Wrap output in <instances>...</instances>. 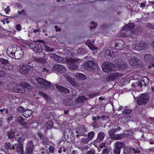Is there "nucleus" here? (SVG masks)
I'll return each mask as SVG.
<instances>
[{
    "mask_svg": "<svg viewBox=\"0 0 154 154\" xmlns=\"http://www.w3.org/2000/svg\"><path fill=\"white\" fill-rule=\"evenodd\" d=\"M122 76L120 73L112 72L109 76L106 77V79L108 81H111L119 78Z\"/></svg>",
    "mask_w": 154,
    "mask_h": 154,
    "instance_id": "10",
    "label": "nucleus"
},
{
    "mask_svg": "<svg viewBox=\"0 0 154 154\" xmlns=\"http://www.w3.org/2000/svg\"><path fill=\"white\" fill-rule=\"evenodd\" d=\"M9 85L10 87L9 88L10 90L17 93L23 94L26 92L25 88L29 89L30 87L29 84L25 82H22L21 85H16L13 82L10 83Z\"/></svg>",
    "mask_w": 154,
    "mask_h": 154,
    "instance_id": "1",
    "label": "nucleus"
},
{
    "mask_svg": "<svg viewBox=\"0 0 154 154\" xmlns=\"http://www.w3.org/2000/svg\"><path fill=\"white\" fill-rule=\"evenodd\" d=\"M123 146V143L122 142H119L116 143L115 147H118L120 149H121Z\"/></svg>",
    "mask_w": 154,
    "mask_h": 154,
    "instance_id": "46",
    "label": "nucleus"
},
{
    "mask_svg": "<svg viewBox=\"0 0 154 154\" xmlns=\"http://www.w3.org/2000/svg\"><path fill=\"white\" fill-rule=\"evenodd\" d=\"M119 35L122 37H127L129 35L126 33L125 32H120L119 34Z\"/></svg>",
    "mask_w": 154,
    "mask_h": 154,
    "instance_id": "41",
    "label": "nucleus"
},
{
    "mask_svg": "<svg viewBox=\"0 0 154 154\" xmlns=\"http://www.w3.org/2000/svg\"><path fill=\"white\" fill-rule=\"evenodd\" d=\"M45 47V51L49 52H53L54 51V48H50V47L48 45H44Z\"/></svg>",
    "mask_w": 154,
    "mask_h": 154,
    "instance_id": "39",
    "label": "nucleus"
},
{
    "mask_svg": "<svg viewBox=\"0 0 154 154\" xmlns=\"http://www.w3.org/2000/svg\"><path fill=\"white\" fill-rule=\"evenodd\" d=\"M133 149V148L131 147H126L124 150V152L127 154H129L130 153L132 152V149Z\"/></svg>",
    "mask_w": 154,
    "mask_h": 154,
    "instance_id": "40",
    "label": "nucleus"
},
{
    "mask_svg": "<svg viewBox=\"0 0 154 154\" xmlns=\"http://www.w3.org/2000/svg\"><path fill=\"white\" fill-rule=\"evenodd\" d=\"M132 47L133 48H134L135 50L140 51L146 49L148 47V45L145 42L140 41L137 45H133Z\"/></svg>",
    "mask_w": 154,
    "mask_h": 154,
    "instance_id": "9",
    "label": "nucleus"
},
{
    "mask_svg": "<svg viewBox=\"0 0 154 154\" xmlns=\"http://www.w3.org/2000/svg\"><path fill=\"white\" fill-rule=\"evenodd\" d=\"M121 129L120 127H118L116 128L111 129L109 132V134H112V133H115L117 131H120Z\"/></svg>",
    "mask_w": 154,
    "mask_h": 154,
    "instance_id": "34",
    "label": "nucleus"
},
{
    "mask_svg": "<svg viewBox=\"0 0 154 154\" xmlns=\"http://www.w3.org/2000/svg\"><path fill=\"white\" fill-rule=\"evenodd\" d=\"M107 49L105 53V57L107 59H110V58H111L114 54L112 49Z\"/></svg>",
    "mask_w": 154,
    "mask_h": 154,
    "instance_id": "23",
    "label": "nucleus"
},
{
    "mask_svg": "<svg viewBox=\"0 0 154 154\" xmlns=\"http://www.w3.org/2000/svg\"><path fill=\"white\" fill-rule=\"evenodd\" d=\"M88 46L91 50H92L94 49V45L91 43L89 44Z\"/></svg>",
    "mask_w": 154,
    "mask_h": 154,
    "instance_id": "55",
    "label": "nucleus"
},
{
    "mask_svg": "<svg viewBox=\"0 0 154 154\" xmlns=\"http://www.w3.org/2000/svg\"><path fill=\"white\" fill-rule=\"evenodd\" d=\"M99 95L98 93H93L92 94H89L88 96L90 98H94V97Z\"/></svg>",
    "mask_w": 154,
    "mask_h": 154,
    "instance_id": "45",
    "label": "nucleus"
},
{
    "mask_svg": "<svg viewBox=\"0 0 154 154\" xmlns=\"http://www.w3.org/2000/svg\"><path fill=\"white\" fill-rule=\"evenodd\" d=\"M42 69V72H48L49 71V70L47 69V68L45 67L43 68Z\"/></svg>",
    "mask_w": 154,
    "mask_h": 154,
    "instance_id": "64",
    "label": "nucleus"
},
{
    "mask_svg": "<svg viewBox=\"0 0 154 154\" xmlns=\"http://www.w3.org/2000/svg\"><path fill=\"white\" fill-rule=\"evenodd\" d=\"M141 81L143 83V85L146 86L148 85L149 83L150 80L148 78L145 76H143L141 78Z\"/></svg>",
    "mask_w": 154,
    "mask_h": 154,
    "instance_id": "27",
    "label": "nucleus"
},
{
    "mask_svg": "<svg viewBox=\"0 0 154 154\" xmlns=\"http://www.w3.org/2000/svg\"><path fill=\"white\" fill-rule=\"evenodd\" d=\"M125 47L124 42L122 40H118L115 45V49L117 50H121Z\"/></svg>",
    "mask_w": 154,
    "mask_h": 154,
    "instance_id": "15",
    "label": "nucleus"
},
{
    "mask_svg": "<svg viewBox=\"0 0 154 154\" xmlns=\"http://www.w3.org/2000/svg\"><path fill=\"white\" fill-rule=\"evenodd\" d=\"M84 95L79 97L75 100L76 103H82L84 102Z\"/></svg>",
    "mask_w": 154,
    "mask_h": 154,
    "instance_id": "32",
    "label": "nucleus"
},
{
    "mask_svg": "<svg viewBox=\"0 0 154 154\" xmlns=\"http://www.w3.org/2000/svg\"><path fill=\"white\" fill-rule=\"evenodd\" d=\"M38 136L40 137L41 139H43L44 138V136H43L42 134L40 132L38 133Z\"/></svg>",
    "mask_w": 154,
    "mask_h": 154,
    "instance_id": "59",
    "label": "nucleus"
},
{
    "mask_svg": "<svg viewBox=\"0 0 154 154\" xmlns=\"http://www.w3.org/2000/svg\"><path fill=\"white\" fill-rule=\"evenodd\" d=\"M23 109L24 108L22 106H20L18 109V110L21 112H22L23 113V112L24 111Z\"/></svg>",
    "mask_w": 154,
    "mask_h": 154,
    "instance_id": "58",
    "label": "nucleus"
},
{
    "mask_svg": "<svg viewBox=\"0 0 154 154\" xmlns=\"http://www.w3.org/2000/svg\"><path fill=\"white\" fill-rule=\"evenodd\" d=\"M108 149L107 148H105L103 149L102 152L103 154H107L108 153Z\"/></svg>",
    "mask_w": 154,
    "mask_h": 154,
    "instance_id": "53",
    "label": "nucleus"
},
{
    "mask_svg": "<svg viewBox=\"0 0 154 154\" xmlns=\"http://www.w3.org/2000/svg\"><path fill=\"white\" fill-rule=\"evenodd\" d=\"M73 133L72 131L69 128H66L65 130L64 135L65 136H67L68 138L70 137L71 136Z\"/></svg>",
    "mask_w": 154,
    "mask_h": 154,
    "instance_id": "28",
    "label": "nucleus"
},
{
    "mask_svg": "<svg viewBox=\"0 0 154 154\" xmlns=\"http://www.w3.org/2000/svg\"><path fill=\"white\" fill-rule=\"evenodd\" d=\"M68 62L69 63V67L72 69H76L78 68L77 65L75 64L76 60L72 58H69L68 60Z\"/></svg>",
    "mask_w": 154,
    "mask_h": 154,
    "instance_id": "17",
    "label": "nucleus"
},
{
    "mask_svg": "<svg viewBox=\"0 0 154 154\" xmlns=\"http://www.w3.org/2000/svg\"><path fill=\"white\" fill-rule=\"evenodd\" d=\"M149 99L150 97L147 94H143L138 97L137 103L139 105H145L148 102Z\"/></svg>",
    "mask_w": 154,
    "mask_h": 154,
    "instance_id": "3",
    "label": "nucleus"
},
{
    "mask_svg": "<svg viewBox=\"0 0 154 154\" xmlns=\"http://www.w3.org/2000/svg\"><path fill=\"white\" fill-rule=\"evenodd\" d=\"M124 134V137H127L129 136L130 135V132H129L128 130L126 131L125 132L124 134Z\"/></svg>",
    "mask_w": 154,
    "mask_h": 154,
    "instance_id": "52",
    "label": "nucleus"
},
{
    "mask_svg": "<svg viewBox=\"0 0 154 154\" xmlns=\"http://www.w3.org/2000/svg\"><path fill=\"white\" fill-rule=\"evenodd\" d=\"M17 148V151L20 154H23V146L22 144H19Z\"/></svg>",
    "mask_w": 154,
    "mask_h": 154,
    "instance_id": "30",
    "label": "nucleus"
},
{
    "mask_svg": "<svg viewBox=\"0 0 154 154\" xmlns=\"http://www.w3.org/2000/svg\"><path fill=\"white\" fill-rule=\"evenodd\" d=\"M2 149L5 150H8L9 149H14V146H11L10 142L5 143L4 145L2 147Z\"/></svg>",
    "mask_w": 154,
    "mask_h": 154,
    "instance_id": "24",
    "label": "nucleus"
},
{
    "mask_svg": "<svg viewBox=\"0 0 154 154\" xmlns=\"http://www.w3.org/2000/svg\"><path fill=\"white\" fill-rule=\"evenodd\" d=\"M36 81L39 84L41 85L45 88L49 87L51 89L54 88V86L51 84V83L43 78L38 77L36 79Z\"/></svg>",
    "mask_w": 154,
    "mask_h": 154,
    "instance_id": "5",
    "label": "nucleus"
},
{
    "mask_svg": "<svg viewBox=\"0 0 154 154\" xmlns=\"http://www.w3.org/2000/svg\"><path fill=\"white\" fill-rule=\"evenodd\" d=\"M54 148L51 146H49V151L51 153H53L54 152Z\"/></svg>",
    "mask_w": 154,
    "mask_h": 154,
    "instance_id": "51",
    "label": "nucleus"
},
{
    "mask_svg": "<svg viewBox=\"0 0 154 154\" xmlns=\"http://www.w3.org/2000/svg\"><path fill=\"white\" fill-rule=\"evenodd\" d=\"M35 61L37 62L43 64L45 63H46L45 60L43 58H36L35 59Z\"/></svg>",
    "mask_w": 154,
    "mask_h": 154,
    "instance_id": "35",
    "label": "nucleus"
},
{
    "mask_svg": "<svg viewBox=\"0 0 154 154\" xmlns=\"http://www.w3.org/2000/svg\"><path fill=\"white\" fill-rule=\"evenodd\" d=\"M24 119L22 116L18 117L16 119L15 122L19 123L22 126H26L27 125L26 122H24Z\"/></svg>",
    "mask_w": 154,
    "mask_h": 154,
    "instance_id": "19",
    "label": "nucleus"
},
{
    "mask_svg": "<svg viewBox=\"0 0 154 154\" xmlns=\"http://www.w3.org/2000/svg\"><path fill=\"white\" fill-rule=\"evenodd\" d=\"M76 76L79 79H83L84 80H85L87 78L86 76L81 73H78L76 74Z\"/></svg>",
    "mask_w": 154,
    "mask_h": 154,
    "instance_id": "31",
    "label": "nucleus"
},
{
    "mask_svg": "<svg viewBox=\"0 0 154 154\" xmlns=\"http://www.w3.org/2000/svg\"><path fill=\"white\" fill-rule=\"evenodd\" d=\"M7 52L11 57L15 59H20L23 55V50L19 46L12 47V51H9L7 49Z\"/></svg>",
    "mask_w": 154,
    "mask_h": 154,
    "instance_id": "2",
    "label": "nucleus"
},
{
    "mask_svg": "<svg viewBox=\"0 0 154 154\" xmlns=\"http://www.w3.org/2000/svg\"><path fill=\"white\" fill-rule=\"evenodd\" d=\"M117 66L121 70H123L127 68V65L126 62L121 61L118 62Z\"/></svg>",
    "mask_w": 154,
    "mask_h": 154,
    "instance_id": "25",
    "label": "nucleus"
},
{
    "mask_svg": "<svg viewBox=\"0 0 154 154\" xmlns=\"http://www.w3.org/2000/svg\"><path fill=\"white\" fill-rule=\"evenodd\" d=\"M95 133L93 131H91L88 134V138L90 140H92L94 138Z\"/></svg>",
    "mask_w": 154,
    "mask_h": 154,
    "instance_id": "36",
    "label": "nucleus"
},
{
    "mask_svg": "<svg viewBox=\"0 0 154 154\" xmlns=\"http://www.w3.org/2000/svg\"><path fill=\"white\" fill-rule=\"evenodd\" d=\"M17 142H18L19 144H21V143L22 142V139L23 136H21L19 135V134H17Z\"/></svg>",
    "mask_w": 154,
    "mask_h": 154,
    "instance_id": "44",
    "label": "nucleus"
},
{
    "mask_svg": "<svg viewBox=\"0 0 154 154\" xmlns=\"http://www.w3.org/2000/svg\"><path fill=\"white\" fill-rule=\"evenodd\" d=\"M43 97H45L46 99V100L47 101H48L49 99H50V98H49V96H48V95L47 94H46L45 93L44 94Z\"/></svg>",
    "mask_w": 154,
    "mask_h": 154,
    "instance_id": "61",
    "label": "nucleus"
},
{
    "mask_svg": "<svg viewBox=\"0 0 154 154\" xmlns=\"http://www.w3.org/2000/svg\"><path fill=\"white\" fill-rule=\"evenodd\" d=\"M20 72L23 74H27L29 73L30 71L32 70V66L26 64H22L20 66Z\"/></svg>",
    "mask_w": 154,
    "mask_h": 154,
    "instance_id": "7",
    "label": "nucleus"
},
{
    "mask_svg": "<svg viewBox=\"0 0 154 154\" xmlns=\"http://www.w3.org/2000/svg\"><path fill=\"white\" fill-rule=\"evenodd\" d=\"M105 136V134L102 132H99L97 135V137L95 140L96 143H99L102 141Z\"/></svg>",
    "mask_w": 154,
    "mask_h": 154,
    "instance_id": "21",
    "label": "nucleus"
},
{
    "mask_svg": "<svg viewBox=\"0 0 154 154\" xmlns=\"http://www.w3.org/2000/svg\"><path fill=\"white\" fill-rule=\"evenodd\" d=\"M32 114V111L31 110L27 109L25 110L23 112V115L24 117L28 118L30 117Z\"/></svg>",
    "mask_w": 154,
    "mask_h": 154,
    "instance_id": "26",
    "label": "nucleus"
},
{
    "mask_svg": "<svg viewBox=\"0 0 154 154\" xmlns=\"http://www.w3.org/2000/svg\"><path fill=\"white\" fill-rule=\"evenodd\" d=\"M45 126L47 129L51 128L53 126V122L52 121H48L45 123Z\"/></svg>",
    "mask_w": 154,
    "mask_h": 154,
    "instance_id": "33",
    "label": "nucleus"
},
{
    "mask_svg": "<svg viewBox=\"0 0 154 154\" xmlns=\"http://www.w3.org/2000/svg\"><path fill=\"white\" fill-rule=\"evenodd\" d=\"M0 68L4 69H12L14 68V66L10 64L8 61L6 59H2L0 60Z\"/></svg>",
    "mask_w": 154,
    "mask_h": 154,
    "instance_id": "6",
    "label": "nucleus"
},
{
    "mask_svg": "<svg viewBox=\"0 0 154 154\" xmlns=\"http://www.w3.org/2000/svg\"><path fill=\"white\" fill-rule=\"evenodd\" d=\"M29 48L33 51L36 53H41L43 51V49L41 45L36 42L31 43L30 44Z\"/></svg>",
    "mask_w": 154,
    "mask_h": 154,
    "instance_id": "4",
    "label": "nucleus"
},
{
    "mask_svg": "<svg viewBox=\"0 0 154 154\" xmlns=\"http://www.w3.org/2000/svg\"><path fill=\"white\" fill-rule=\"evenodd\" d=\"M113 68V64L110 62H104L102 65V69L104 72H111Z\"/></svg>",
    "mask_w": 154,
    "mask_h": 154,
    "instance_id": "8",
    "label": "nucleus"
},
{
    "mask_svg": "<svg viewBox=\"0 0 154 154\" xmlns=\"http://www.w3.org/2000/svg\"><path fill=\"white\" fill-rule=\"evenodd\" d=\"M95 63L93 61H88L85 62L82 64V67L85 69H94Z\"/></svg>",
    "mask_w": 154,
    "mask_h": 154,
    "instance_id": "12",
    "label": "nucleus"
},
{
    "mask_svg": "<svg viewBox=\"0 0 154 154\" xmlns=\"http://www.w3.org/2000/svg\"><path fill=\"white\" fill-rule=\"evenodd\" d=\"M115 154H120L121 149L118 147H115L113 150Z\"/></svg>",
    "mask_w": 154,
    "mask_h": 154,
    "instance_id": "42",
    "label": "nucleus"
},
{
    "mask_svg": "<svg viewBox=\"0 0 154 154\" xmlns=\"http://www.w3.org/2000/svg\"><path fill=\"white\" fill-rule=\"evenodd\" d=\"M132 153L134 154L139 153L140 152V151L139 149V148H137L136 149L135 148H133V149H132Z\"/></svg>",
    "mask_w": 154,
    "mask_h": 154,
    "instance_id": "43",
    "label": "nucleus"
},
{
    "mask_svg": "<svg viewBox=\"0 0 154 154\" xmlns=\"http://www.w3.org/2000/svg\"><path fill=\"white\" fill-rule=\"evenodd\" d=\"M55 87L58 91L61 93L65 94H69L70 93V91L69 89L63 86L58 85H55Z\"/></svg>",
    "mask_w": 154,
    "mask_h": 154,
    "instance_id": "14",
    "label": "nucleus"
},
{
    "mask_svg": "<svg viewBox=\"0 0 154 154\" xmlns=\"http://www.w3.org/2000/svg\"><path fill=\"white\" fill-rule=\"evenodd\" d=\"M5 74V72L2 70H0V77L4 76Z\"/></svg>",
    "mask_w": 154,
    "mask_h": 154,
    "instance_id": "57",
    "label": "nucleus"
},
{
    "mask_svg": "<svg viewBox=\"0 0 154 154\" xmlns=\"http://www.w3.org/2000/svg\"><path fill=\"white\" fill-rule=\"evenodd\" d=\"M65 77L69 82L73 86H75L76 85V81H75V79L74 78H72L69 75H66Z\"/></svg>",
    "mask_w": 154,
    "mask_h": 154,
    "instance_id": "29",
    "label": "nucleus"
},
{
    "mask_svg": "<svg viewBox=\"0 0 154 154\" xmlns=\"http://www.w3.org/2000/svg\"><path fill=\"white\" fill-rule=\"evenodd\" d=\"M131 111L130 109H126L123 111L122 112V113L125 115H127L131 113Z\"/></svg>",
    "mask_w": 154,
    "mask_h": 154,
    "instance_id": "47",
    "label": "nucleus"
},
{
    "mask_svg": "<svg viewBox=\"0 0 154 154\" xmlns=\"http://www.w3.org/2000/svg\"><path fill=\"white\" fill-rule=\"evenodd\" d=\"M129 62V64L132 66L137 67L139 66V60L137 58L131 59Z\"/></svg>",
    "mask_w": 154,
    "mask_h": 154,
    "instance_id": "18",
    "label": "nucleus"
},
{
    "mask_svg": "<svg viewBox=\"0 0 154 154\" xmlns=\"http://www.w3.org/2000/svg\"><path fill=\"white\" fill-rule=\"evenodd\" d=\"M110 138L114 140H120L124 137L123 134H116L115 133L109 134Z\"/></svg>",
    "mask_w": 154,
    "mask_h": 154,
    "instance_id": "16",
    "label": "nucleus"
},
{
    "mask_svg": "<svg viewBox=\"0 0 154 154\" xmlns=\"http://www.w3.org/2000/svg\"><path fill=\"white\" fill-rule=\"evenodd\" d=\"M8 137L9 139H13L14 137L15 133L14 131H8L7 133Z\"/></svg>",
    "mask_w": 154,
    "mask_h": 154,
    "instance_id": "38",
    "label": "nucleus"
},
{
    "mask_svg": "<svg viewBox=\"0 0 154 154\" xmlns=\"http://www.w3.org/2000/svg\"><path fill=\"white\" fill-rule=\"evenodd\" d=\"M91 25H93V26H91L90 27L91 29H93V28H95L97 26V24L95 23L94 22H92L91 23Z\"/></svg>",
    "mask_w": 154,
    "mask_h": 154,
    "instance_id": "49",
    "label": "nucleus"
},
{
    "mask_svg": "<svg viewBox=\"0 0 154 154\" xmlns=\"http://www.w3.org/2000/svg\"><path fill=\"white\" fill-rule=\"evenodd\" d=\"M17 13L19 14H23L24 16H25L26 15V13H25V11L24 10H22L21 11H18Z\"/></svg>",
    "mask_w": 154,
    "mask_h": 154,
    "instance_id": "50",
    "label": "nucleus"
},
{
    "mask_svg": "<svg viewBox=\"0 0 154 154\" xmlns=\"http://www.w3.org/2000/svg\"><path fill=\"white\" fill-rule=\"evenodd\" d=\"M145 61L146 62H150L151 60V55L150 54H146L144 57Z\"/></svg>",
    "mask_w": 154,
    "mask_h": 154,
    "instance_id": "37",
    "label": "nucleus"
},
{
    "mask_svg": "<svg viewBox=\"0 0 154 154\" xmlns=\"http://www.w3.org/2000/svg\"><path fill=\"white\" fill-rule=\"evenodd\" d=\"M21 28V26L20 24H18L16 26V29L18 31H20Z\"/></svg>",
    "mask_w": 154,
    "mask_h": 154,
    "instance_id": "56",
    "label": "nucleus"
},
{
    "mask_svg": "<svg viewBox=\"0 0 154 154\" xmlns=\"http://www.w3.org/2000/svg\"><path fill=\"white\" fill-rule=\"evenodd\" d=\"M146 26L148 28L151 29H154V26L152 25L151 23H148L146 24Z\"/></svg>",
    "mask_w": 154,
    "mask_h": 154,
    "instance_id": "48",
    "label": "nucleus"
},
{
    "mask_svg": "<svg viewBox=\"0 0 154 154\" xmlns=\"http://www.w3.org/2000/svg\"><path fill=\"white\" fill-rule=\"evenodd\" d=\"M95 152L93 150H90L87 152V154H94Z\"/></svg>",
    "mask_w": 154,
    "mask_h": 154,
    "instance_id": "60",
    "label": "nucleus"
},
{
    "mask_svg": "<svg viewBox=\"0 0 154 154\" xmlns=\"http://www.w3.org/2000/svg\"><path fill=\"white\" fill-rule=\"evenodd\" d=\"M137 85L140 87H141L143 85V83L142 82V81L139 82L137 83Z\"/></svg>",
    "mask_w": 154,
    "mask_h": 154,
    "instance_id": "63",
    "label": "nucleus"
},
{
    "mask_svg": "<svg viewBox=\"0 0 154 154\" xmlns=\"http://www.w3.org/2000/svg\"><path fill=\"white\" fill-rule=\"evenodd\" d=\"M86 131V129L84 125L82 126L79 128L78 131H76L77 134H80L81 136L86 137L87 134L85 133V132Z\"/></svg>",
    "mask_w": 154,
    "mask_h": 154,
    "instance_id": "20",
    "label": "nucleus"
},
{
    "mask_svg": "<svg viewBox=\"0 0 154 154\" xmlns=\"http://www.w3.org/2000/svg\"><path fill=\"white\" fill-rule=\"evenodd\" d=\"M5 13L6 14H8L9 12L10 11V6H8L5 9Z\"/></svg>",
    "mask_w": 154,
    "mask_h": 154,
    "instance_id": "54",
    "label": "nucleus"
},
{
    "mask_svg": "<svg viewBox=\"0 0 154 154\" xmlns=\"http://www.w3.org/2000/svg\"><path fill=\"white\" fill-rule=\"evenodd\" d=\"M106 143H102L100 144V148H102L103 147L105 146Z\"/></svg>",
    "mask_w": 154,
    "mask_h": 154,
    "instance_id": "62",
    "label": "nucleus"
},
{
    "mask_svg": "<svg viewBox=\"0 0 154 154\" xmlns=\"http://www.w3.org/2000/svg\"><path fill=\"white\" fill-rule=\"evenodd\" d=\"M135 25L134 23H129L125 25L122 30L124 31L131 30L132 29L135 27Z\"/></svg>",
    "mask_w": 154,
    "mask_h": 154,
    "instance_id": "22",
    "label": "nucleus"
},
{
    "mask_svg": "<svg viewBox=\"0 0 154 154\" xmlns=\"http://www.w3.org/2000/svg\"><path fill=\"white\" fill-rule=\"evenodd\" d=\"M34 145L32 141L28 142L26 150V154H32L33 151Z\"/></svg>",
    "mask_w": 154,
    "mask_h": 154,
    "instance_id": "13",
    "label": "nucleus"
},
{
    "mask_svg": "<svg viewBox=\"0 0 154 154\" xmlns=\"http://www.w3.org/2000/svg\"><path fill=\"white\" fill-rule=\"evenodd\" d=\"M54 70L58 73H63L66 71V68L64 66L58 64H55L53 66Z\"/></svg>",
    "mask_w": 154,
    "mask_h": 154,
    "instance_id": "11",
    "label": "nucleus"
}]
</instances>
